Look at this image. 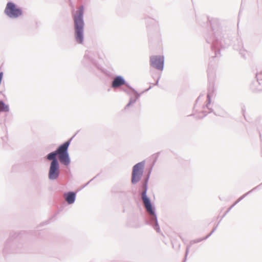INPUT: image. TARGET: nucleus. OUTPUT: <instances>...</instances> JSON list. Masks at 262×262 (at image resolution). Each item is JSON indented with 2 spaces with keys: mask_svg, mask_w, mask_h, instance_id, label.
I'll use <instances>...</instances> for the list:
<instances>
[{
  "mask_svg": "<svg viewBox=\"0 0 262 262\" xmlns=\"http://www.w3.org/2000/svg\"><path fill=\"white\" fill-rule=\"evenodd\" d=\"M207 97H208V100H210V97H209V95H208V96H207Z\"/></svg>",
  "mask_w": 262,
  "mask_h": 262,
  "instance_id": "obj_10",
  "label": "nucleus"
},
{
  "mask_svg": "<svg viewBox=\"0 0 262 262\" xmlns=\"http://www.w3.org/2000/svg\"><path fill=\"white\" fill-rule=\"evenodd\" d=\"M5 13L11 18H16L22 14L21 10L16 7L13 3H8L5 9Z\"/></svg>",
  "mask_w": 262,
  "mask_h": 262,
  "instance_id": "obj_3",
  "label": "nucleus"
},
{
  "mask_svg": "<svg viewBox=\"0 0 262 262\" xmlns=\"http://www.w3.org/2000/svg\"><path fill=\"white\" fill-rule=\"evenodd\" d=\"M143 188L144 191L142 193V199L143 200L145 208H146L147 211L150 215H154L155 212L152 207L151 204L149 199L146 194L147 190V182H145L143 184Z\"/></svg>",
  "mask_w": 262,
  "mask_h": 262,
  "instance_id": "obj_5",
  "label": "nucleus"
},
{
  "mask_svg": "<svg viewBox=\"0 0 262 262\" xmlns=\"http://www.w3.org/2000/svg\"><path fill=\"white\" fill-rule=\"evenodd\" d=\"M144 168L143 163H138L133 168L132 183L136 184L139 182L143 174Z\"/></svg>",
  "mask_w": 262,
  "mask_h": 262,
  "instance_id": "obj_4",
  "label": "nucleus"
},
{
  "mask_svg": "<svg viewBox=\"0 0 262 262\" xmlns=\"http://www.w3.org/2000/svg\"><path fill=\"white\" fill-rule=\"evenodd\" d=\"M83 13V8L81 7L77 10L76 14L73 15L75 39L76 41L80 44L82 43L83 41L84 23L82 19Z\"/></svg>",
  "mask_w": 262,
  "mask_h": 262,
  "instance_id": "obj_2",
  "label": "nucleus"
},
{
  "mask_svg": "<svg viewBox=\"0 0 262 262\" xmlns=\"http://www.w3.org/2000/svg\"><path fill=\"white\" fill-rule=\"evenodd\" d=\"M9 111V107L4 103L0 101V111L8 112Z\"/></svg>",
  "mask_w": 262,
  "mask_h": 262,
  "instance_id": "obj_9",
  "label": "nucleus"
},
{
  "mask_svg": "<svg viewBox=\"0 0 262 262\" xmlns=\"http://www.w3.org/2000/svg\"><path fill=\"white\" fill-rule=\"evenodd\" d=\"M124 83L125 81L123 78L121 76H117L114 79L112 83V87L116 88L124 84Z\"/></svg>",
  "mask_w": 262,
  "mask_h": 262,
  "instance_id": "obj_7",
  "label": "nucleus"
},
{
  "mask_svg": "<svg viewBox=\"0 0 262 262\" xmlns=\"http://www.w3.org/2000/svg\"><path fill=\"white\" fill-rule=\"evenodd\" d=\"M65 200L70 204L74 202L75 199V193L72 192H68L64 194Z\"/></svg>",
  "mask_w": 262,
  "mask_h": 262,
  "instance_id": "obj_8",
  "label": "nucleus"
},
{
  "mask_svg": "<svg viewBox=\"0 0 262 262\" xmlns=\"http://www.w3.org/2000/svg\"><path fill=\"white\" fill-rule=\"evenodd\" d=\"M70 144V141H68L60 145L55 151L48 155L47 159L49 160H52L49 172V178L50 179L55 180L59 176V164L56 159V156H58V159L61 163L65 165H68L70 164V160L68 152Z\"/></svg>",
  "mask_w": 262,
  "mask_h": 262,
  "instance_id": "obj_1",
  "label": "nucleus"
},
{
  "mask_svg": "<svg viewBox=\"0 0 262 262\" xmlns=\"http://www.w3.org/2000/svg\"><path fill=\"white\" fill-rule=\"evenodd\" d=\"M150 64L152 67L162 70L164 64V57L162 56H152L150 57Z\"/></svg>",
  "mask_w": 262,
  "mask_h": 262,
  "instance_id": "obj_6",
  "label": "nucleus"
}]
</instances>
